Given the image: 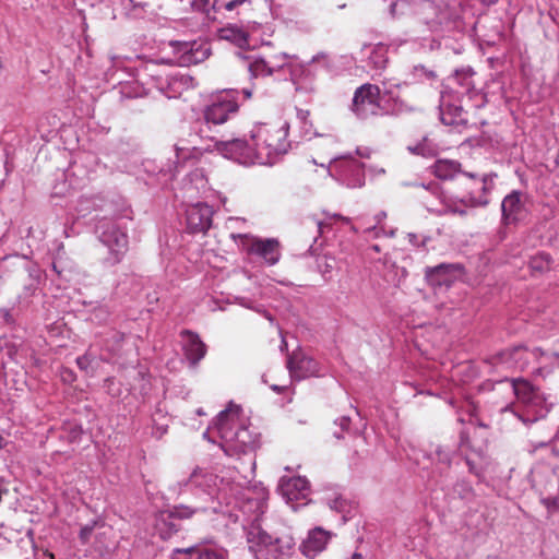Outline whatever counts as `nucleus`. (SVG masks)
<instances>
[{"label":"nucleus","mask_w":559,"mask_h":559,"mask_svg":"<svg viewBox=\"0 0 559 559\" xmlns=\"http://www.w3.org/2000/svg\"><path fill=\"white\" fill-rule=\"evenodd\" d=\"M239 407L222 411L217 416L216 427L222 442L221 448L228 456L247 454L258 447V440L248 428L237 425Z\"/></svg>","instance_id":"f257e3e1"},{"label":"nucleus","mask_w":559,"mask_h":559,"mask_svg":"<svg viewBox=\"0 0 559 559\" xmlns=\"http://www.w3.org/2000/svg\"><path fill=\"white\" fill-rule=\"evenodd\" d=\"M288 124L285 121L260 123L251 131L252 144L258 146L260 165L273 164L277 155L287 151Z\"/></svg>","instance_id":"f03ea898"},{"label":"nucleus","mask_w":559,"mask_h":559,"mask_svg":"<svg viewBox=\"0 0 559 559\" xmlns=\"http://www.w3.org/2000/svg\"><path fill=\"white\" fill-rule=\"evenodd\" d=\"M248 543L255 559H290L295 548L292 536L274 537L262 530L251 531Z\"/></svg>","instance_id":"7ed1b4c3"},{"label":"nucleus","mask_w":559,"mask_h":559,"mask_svg":"<svg viewBox=\"0 0 559 559\" xmlns=\"http://www.w3.org/2000/svg\"><path fill=\"white\" fill-rule=\"evenodd\" d=\"M359 119L379 115L381 107V90L378 85L365 83L356 88L350 106Z\"/></svg>","instance_id":"20e7f679"},{"label":"nucleus","mask_w":559,"mask_h":559,"mask_svg":"<svg viewBox=\"0 0 559 559\" xmlns=\"http://www.w3.org/2000/svg\"><path fill=\"white\" fill-rule=\"evenodd\" d=\"M216 148L227 158L233 159L241 165H260V153L258 146L252 144L251 138L233 139L228 141H219Z\"/></svg>","instance_id":"39448f33"},{"label":"nucleus","mask_w":559,"mask_h":559,"mask_svg":"<svg viewBox=\"0 0 559 559\" xmlns=\"http://www.w3.org/2000/svg\"><path fill=\"white\" fill-rule=\"evenodd\" d=\"M240 239L241 245L249 254L261 257L267 264L274 265L281 258L280 242L276 239H260L249 235H233Z\"/></svg>","instance_id":"423d86ee"},{"label":"nucleus","mask_w":559,"mask_h":559,"mask_svg":"<svg viewBox=\"0 0 559 559\" xmlns=\"http://www.w3.org/2000/svg\"><path fill=\"white\" fill-rule=\"evenodd\" d=\"M287 368L290 376L298 380L319 377L321 372L320 364L300 349L288 356Z\"/></svg>","instance_id":"0eeeda50"},{"label":"nucleus","mask_w":559,"mask_h":559,"mask_svg":"<svg viewBox=\"0 0 559 559\" xmlns=\"http://www.w3.org/2000/svg\"><path fill=\"white\" fill-rule=\"evenodd\" d=\"M239 106L236 99L228 95H221L204 110V119L207 123L222 124L238 112Z\"/></svg>","instance_id":"6e6552de"},{"label":"nucleus","mask_w":559,"mask_h":559,"mask_svg":"<svg viewBox=\"0 0 559 559\" xmlns=\"http://www.w3.org/2000/svg\"><path fill=\"white\" fill-rule=\"evenodd\" d=\"M542 354L539 348L528 349L520 345L501 352L498 359L501 364L507 365L508 368L524 370L533 359H537Z\"/></svg>","instance_id":"1a4fd4ad"},{"label":"nucleus","mask_w":559,"mask_h":559,"mask_svg":"<svg viewBox=\"0 0 559 559\" xmlns=\"http://www.w3.org/2000/svg\"><path fill=\"white\" fill-rule=\"evenodd\" d=\"M278 491L286 502L295 509V502L305 500L309 496V481L301 476L283 477L278 485Z\"/></svg>","instance_id":"9d476101"},{"label":"nucleus","mask_w":559,"mask_h":559,"mask_svg":"<svg viewBox=\"0 0 559 559\" xmlns=\"http://www.w3.org/2000/svg\"><path fill=\"white\" fill-rule=\"evenodd\" d=\"M177 51L180 53L177 60L180 67L201 63L211 55L210 45L204 41L180 43Z\"/></svg>","instance_id":"9b49d317"},{"label":"nucleus","mask_w":559,"mask_h":559,"mask_svg":"<svg viewBox=\"0 0 559 559\" xmlns=\"http://www.w3.org/2000/svg\"><path fill=\"white\" fill-rule=\"evenodd\" d=\"M187 225L191 233H206L212 226L213 209L205 203L190 205L187 211Z\"/></svg>","instance_id":"f8f14e48"},{"label":"nucleus","mask_w":559,"mask_h":559,"mask_svg":"<svg viewBox=\"0 0 559 559\" xmlns=\"http://www.w3.org/2000/svg\"><path fill=\"white\" fill-rule=\"evenodd\" d=\"M100 240L110 250L111 263H119L128 249L127 234L111 225L102 234Z\"/></svg>","instance_id":"ddd939ff"},{"label":"nucleus","mask_w":559,"mask_h":559,"mask_svg":"<svg viewBox=\"0 0 559 559\" xmlns=\"http://www.w3.org/2000/svg\"><path fill=\"white\" fill-rule=\"evenodd\" d=\"M183 340V353L191 366H197L206 355L207 347L199 334L190 330L180 333Z\"/></svg>","instance_id":"4468645a"},{"label":"nucleus","mask_w":559,"mask_h":559,"mask_svg":"<svg viewBox=\"0 0 559 559\" xmlns=\"http://www.w3.org/2000/svg\"><path fill=\"white\" fill-rule=\"evenodd\" d=\"M512 389L519 402L527 406H536L543 402L540 393L531 382L524 379H513Z\"/></svg>","instance_id":"2eb2a0df"},{"label":"nucleus","mask_w":559,"mask_h":559,"mask_svg":"<svg viewBox=\"0 0 559 559\" xmlns=\"http://www.w3.org/2000/svg\"><path fill=\"white\" fill-rule=\"evenodd\" d=\"M330 538V532L321 527L313 528L309 532L307 539L301 545L304 555L307 557H313L318 552H321L325 549Z\"/></svg>","instance_id":"dca6fc26"},{"label":"nucleus","mask_w":559,"mask_h":559,"mask_svg":"<svg viewBox=\"0 0 559 559\" xmlns=\"http://www.w3.org/2000/svg\"><path fill=\"white\" fill-rule=\"evenodd\" d=\"M218 477L206 468L197 467L187 480V485L213 495L217 488Z\"/></svg>","instance_id":"f3484780"},{"label":"nucleus","mask_w":559,"mask_h":559,"mask_svg":"<svg viewBox=\"0 0 559 559\" xmlns=\"http://www.w3.org/2000/svg\"><path fill=\"white\" fill-rule=\"evenodd\" d=\"M502 216L507 224L519 221L524 212V204L522 194L519 191H513L508 194L501 204Z\"/></svg>","instance_id":"a211bd4d"},{"label":"nucleus","mask_w":559,"mask_h":559,"mask_svg":"<svg viewBox=\"0 0 559 559\" xmlns=\"http://www.w3.org/2000/svg\"><path fill=\"white\" fill-rule=\"evenodd\" d=\"M94 534V549L99 555H106L111 551L114 547V528L105 524H97Z\"/></svg>","instance_id":"6ab92c4d"},{"label":"nucleus","mask_w":559,"mask_h":559,"mask_svg":"<svg viewBox=\"0 0 559 559\" xmlns=\"http://www.w3.org/2000/svg\"><path fill=\"white\" fill-rule=\"evenodd\" d=\"M217 34L221 39L230 41L239 48H243L249 44L248 33L234 24L219 28Z\"/></svg>","instance_id":"aec40b11"},{"label":"nucleus","mask_w":559,"mask_h":559,"mask_svg":"<svg viewBox=\"0 0 559 559\" xmlns=\"http://www.w3.org/2000/svg\"><path fill=\"white\" fill-rule=\"evenodd\" d=\"M452 265L450 264H440L433 267H427L425 274L428 282L433 286H449L451 283L449 277Z\"/></svg>","instance_id":"412c9836"},{"label":"nucleus","mask_w":559,"mask_h":559,"mask_svg":"<svg viewBox=\"0 0 559 559\" xmlns=\"http://www.w3.org/2000/svg\"><path fill=\"white\" fill-rule=\"evenodd\" d=\"M432 171L440 179H452L461 171V164L452 159H438L432 166Z\"/></svg>","instance_id":"4be33fe9"},{"label":"nucleus","mask_w":559,"mask_h":559,"mask_svg":"<svg viewBox=\"0 0 559 559\" xmlns=\"http://www.w3.org/2000/svg\"><path fill=\"white\" fill-rule=\"evenodd\" d=\"M176 516L170 513H162L156 522V528L162 538H168L173 533L178 531V525L175 523Z\"/></svg>","instance_id":"5701e85b"},{"label":"nucleus","mask_w":559,"mask_h":559,"mask_svg":"<svg viewBox=\"0 0 559 559\" xmlns=\"http://www.w3.org/2000/svg\"><path fill=\"white\" fill-rule=\"evenodd\" d=\"M280 68L281 66H272L265 59H255L250 62L249 72L253 78L269 76L275 73Z\"/></svg>","instance_id":"b1692460"},{"label":"nucleus","mask_w":559,"mask_h":559,"mask_svg":"<svg viewBox=\"0 0 559 559\" xmlns=\"http://www.w3.org/2000/svg\"><path fill=\"white\" fill-rule=\"evenodd\" d=\"M466 112L462 107L449 106L445 111L442 112L441 121L447 126L461 124L466 122Z\"/></svg>","instance_id":"393cba45"},{"label":"nucleus","mask_w":559,"mask_h":559,"mask_svg":"<svg viewBox=\"0 0 559 559\" xmlns=\"http://www.w3.org/2000/svg\"><path fill=\"white\" fill-rule=\"evenodd\" d=\"M552 259L548 253L542 252L530 260V269L534 274H543L550 270Z\"/></svg>","instance_id":"a878e982"},{"label":"nucleus","mask_w":559,"mask_h":559,"mask_svg":"<svg viewBox=\"0 0 559 559\" xmlns=\"http://www.w3.org/2000/svg\"><path fill=\"white\" fill-rule=\"evenodd\" d=\"M153 435L156 438H162L168 430L169 418L162 411H156L152 416Z\"/></svg>","instance_id":"bb28decb"},{"label":"nucleus","mask_w":559,"mask_h":559,"mask_svg":"<svg viewBox=\"0 0 559 559\" xmlns=\"http://www.w3.org/2000/svg\"><path fill=\"white\" fill-rule=\"evenodd\" d=\"M188 559H225L224 556L212 549L188 550Z\"/></svg>","instance_id":"cd10ccee"},{"label":"nucleus","mask_w":559,"mask_h":559,"mask_svg":"<svg viewBox=\"0 0 559 559\" xmlns=\"http://www.w3.org/2000/svg\"><path fill=\"white\" fill-rule=\"evenodd\" d=\"M95 526H96V523H94L93 525L83 526L81 528L79 538L83 545H86L91 542V537L94 536V534L96 532Z\"/></svg>","instance_id":"c85d7f7f"},{"label":"nucleus","mask_w":559,"mask_h":559,"mask_svg":"<svg viewBox=\"0 0 559 559\" xmlns=\"http://www.w3.org/2000/svg\"><path fill=\"white\" fill-rule=\"evenodd\" d=\"M542 503L549 513L559 512V497L543 498Z\"/></svg>","instance_id":"c756f323"},{"label":"nucleus","mask_w":559,"mask_h":559,"mask_svg":"<svg viewBox=\"0 0 559 559\" xmlns=\"http://www.w3.org/2000/svg\"><path fill=\"white\" fill-rule=\"evenodd\" d=\"M171 513L176 516V519L181 520V519L191 518L192 514L194 513V510H192L189 507L181 506V507L175 508V510Z\"/></svg>","instance_id":"7c9ffc66"},{"label":"nucleus","mask_w":559,"mask_h":559,"mask_svg":"<svg viewBox=\"0 0 559 559\" xmlns=\"http://www.w3.org/2000/svg\"><path fill=\"white\" fill-rule=\"evenodd\" d=\"M245 2L253 3V0H225L222 1L221 7H224L227 11H233L236 7L241 5Z\"/></svg>","instance_id":"2f4dec72"},{"label":"nucleus","mask_w":559,"mask_h":559,"mask_svg":"<svg viewBox=\"0 0 559 559\" xmlns=\"http://www.w3.org/2000/svg\"><path fill=\"white\" fill-rule=\"evenodd\" d=\"M81 435H82V428L80 426H76V425L70 426L68 440L70 442H75L81 438Z\"/></svg>","instance_id":"473e14b6"},{"label":"nucleus","mask_w":559,"mask_h":559,"mask_svg":"<svg viewBox=\"0 0 559 559\" xmlns=\"http://www.w3.org/2000/svg\"><path fill=\"white\" fill-rule=\"evenodd\" d=\"M76 364L81 369L86 370L91 364V359L88 356L84 355L76 359Z\"/></svg>","instance_id":"72a5a7b5"},{"label":"nucleus","mask_w":559,"mask_h":559,"mask_svg":"<svg viewBox=\"0 0 559 559\" xmlns=\"http://www.w3.org/2000/svg\"><path fill=\"white\" fill-rule=\"evenodd\" d=\"M408 150L415 154L425 155V145L424 144H417L414 147L409 146Z\"/></svg>","instance_id":"f704fd0d"},{"label":"nucleus","mask_w":559,"mask_h":559,"mask_svg":"<svg viewBox=\"0 0 559 559\" xmlns=\"http://www.w3.org/2000/svg\"><path fill=\"white\" fill-rule=\"evenodd\" d=\"M450 212L452 213H457L460 215H464L465 214V211L464 210H457V209H449Z\"/></svg>","instance_id":"c9c22d12"},{"label":"nucleus","mask_w":559,"mask_h":559,"mask_svg":"<svg viewBox=\"0 0 559 559\" xmlns=\"http://www.w3.org/2000/svg\"><path fill=\"white\" fill-rule=\"evenodd\" d=\"M350 559H364L362 555L359 552H354L350 557Z\"/></svg>","instance_id":"e433bc0d"},{"label":"nucleus","mask_w":559,"mask_h":559,"mask_svg":"<svg viewBox=\"0 0 559 559\" xmlns=\"http://www.w3.org/2000/svg\"><path fill=\"white\" fill-rule=\"evenodd\" d=\"M44 555H45L46 557H48L49 559H56V558H55V555H53L52 552H50L49 550H46V551L44 552Z\"/></svg>","instance_id":"4c0bfd02"},{"label":"nucleus","mask_w":559,"mask_h":559,"mask_svg":"<svg viewBox=\"0 0 559 559\" xmlns=\"http://www.w3.org/2000/svg\"><path fill=\"white\" fill-rule=\"evenodd\" d=\"M554 440L556 442H559V430L556 432L555 437H554Z\"/></svg>","instance_id":"58836bf2"},{"label":"nucleus","mask_w":559,"mask_h":559,"mask_svg":"<svg viewBox=\"0 0 559 559\" xmlns=\"http://www.w3.org/2000/svg\"><path fill=\"white\" fill-rule=\"evenodd\" d=\"M317 225H318V228H319L320 233H322V228H323L322 223L319 222V223H317Z\"/></svg>","instance_id":"ea45409f"},{"label":"nucleus","mask_w":559,"mask_h":559,"mask_svg":"<svg viewBox=\"0 0 559 559\" xmlns=\"http://www.w3.org/2000/svg\"><path fill=\"white\" fill-rule=\"evenodd\" d=\"M333 218H335V219H344V218H343L341 215H338V214L333 215Z\"/></svg>","instance_id":"a19ab883"},{"label":"nucleus","mask_w":559,"mask_h":559,"mask_svg":"<svg viewBox=\"0 0 559 559\" xmlns=\"http://www.w3.org/2000/svg\"><path fill=\"white\" fill-rule=\"evenodd\" d=\"M197 413H198V415H200V416L204 415L203 411H201V409H198V411H197Z\"/></svg>","instance_id":"79ce46f5"}]
</instances>
